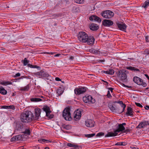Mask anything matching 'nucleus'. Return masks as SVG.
Listing matches in <instances>:
<instances>
[{
	"mask_svg": "<svg viewBox=\"0 0 149 149\" xmlns=\"http://www.w3.org/2000/svg\"><path fill=\"white\" fill-rule=\"evenodd\" d=\"M33 113L29 111H26L25 113H22L20 116V120L21 121L24 123H28L31 121L32 116Z\"/></svg>",
	"mask_w": 149,
	"mask_h": 149,
	"instance_id": "obj_1",
	"label": "nucleus"
},
{
	"mask_svg": "<svg viewBox=\"0 0 149 149\" xmlns=\"http://www.w3.org/2000/svg\"><path fill=\"white\" fill-rule=\"evenodd\" d=\"M88 35L83 31L79 32L77 35V38L79 41L83 43H86L88 38Z\"/></svg>",
	"mask_w": 149,
	"mask_h": 149,
	"instance_id": "obj_2",
	"label": "nucleus"
},
{
	"mask_svg": "<svg viewBox=\"0 0 149 149\" xmlns=\"http://www.w3.org/2000/svg\"><path fill=\"white\" fill-rule=\"evenodd\" d=\"M127 71L124 70L119 71L118 77L122 82H126L127 81Z\"/></svg>",
	"mask_w": 149,
	"mask_h": 149,
	"instance_id": "obj_3",
	"label": "nucleus"
},
{
	"mask_svg": "<svg viewBox=\"0 0 149 149\" xmlns=\"http://www.w3.org/2000/svg\"><path fill=\"white\" fill-rule=\"evenodd\" d=\"M70 108L66 107L63 111L62 113V116L66 120L70 121L72 118L71 117L70 113Z\"/></svg>",
	"mask_w": 149,
	"mask_h": 149,
	"instance_id": "obj_4",
	"label": "nucleus"
},
{
	"mask_svg": "<svg viewBox=\"0 0 149 149\" xmlns=\"http://www.w3.org/2000/svg\"><path fill=\"white\" fill-rule=\"evenodd\" d=\"M114 15V13L109 10L104 11L101 13V15L105 18L110 19L113 17Z\"/></svg>",
	"mask_w": 149,
	"mask_h": 149,
	"instance_id": "obj_5",
	"label": "nucleus"
},
{
	"mask_svg": "<svg viewBox=\"0 0 149 149\" xmlns=\"http://www.w3.org/2000/svg\"><path fill=\"white\" fill-rule=\"evenodd\" d=\"M35 75H38L40 76L39 78H45L47 79H49L50 77V76L45 71L41 70L39 72H35L33 73Z\"/></svg>",
	"mask_w": 149,
	"mask_h": 149,
	"instance_id": "obj_6",
	"label": "nucleus"
},
{
	"mask_svg": "<svg viewBox=\"0 0 149 149\" xmlns=\"http://www.w3.org/2000/svg\"><path fill=\"white\" fill-rule=\"evenodd\" d=\"M83 100L84 102L86 103L93 104L95 102V99L93 98L92 96L90 95L84 97Z\"/></svg>",
	"mask_w": 149,
	"mask_h": 149,
	"instance_id": "obj_7",
	"label": "nucleus"
},
{
	"mask_svg": "<svg viewBox=\"0 0 149 149\" xmlns=\"http://www.w3.org/2000/svg\"><path fill=\"white\" fill-rule=\"evenodd\" d=\"M41 112V109L39 108H36L35 109V116H34L33 114L32 116V119L34 120H38L40 116V113Z\"/></svg>",
	"mask_w": 149,
	"mask_h": 149,
	"instance_id": "obj_8",
	"label": "nucleus"
},
{
	"mask_svg": "<svg viewBox=\"0 0 149 149\" xmlns=\"http://www.w3.org/2000/svg\"><path fill=\"white\" fill-rule=\"evenodd\" d=\"M87 89V88L85 87L79 88H76L74 90V93L76 95H79L84 93L86 91Z\"/></svg>",
	"mask_w": 149,
	"mask_h": 149,
	"instance_id": "obj_9",
	"label": "nucleus"
},
{
	"mask_svg": "<svg viewBox=\"0 0 149 149\" xmlns=\"http://www.w3.org/2000/svg\"><path fill=\"white\" fill-rule=\"evenodd\" d=\"M116 24L118 28L120 30L125 31L127 26L125 24L121 22L117 21L116 22Z\"/></svg>",
	"mask_w": 149,
	"mask_h": 149,
	"instance_id": "obj_10",
	"label": "nucleus"
},
{
	"mask_svg": "<svg viewBox=\"0 0 149 149\" xmlns=\"http://www.w3.org/2000/svg\"><path fill=\"white\" fill-rule=\"evenodd\" d=\"M113 22L111 20L105 19L102 21V24L105 26H110L113 24Z\"/></svg>",
	"mask_w": 149,
	"mask_h": 149,
	"instance_id": "obj_11",
	"label": "nucleus"
},
{
	"mask_svg": "<svg viewBox=\"0 0 149 149\" xmlns=\"http://www.w3.org/2000/svg\"><path fill=\"white\" fill-rule=\"evenodd\" d=\"M86 42L87 44L89 45H92L94 44L95 39L93 36H88V38Z\"/></svg>",
	"mask_w": 149,
	"mask_h": 149,
	"instance_id": "obj_12",
	"label": "nucleus"
},
{
	"mask_svg": "<svg viewBox=\"0 0 149 149\" xmlns=\"http://www.w3.org/2000/svg\"><path fill=\"white\" fill-rule=\"evenodd\" d=\"M89 20L92 21H97L98 22H101V19L96 15H92L89 17Z\"/></svg>",
	"mask_w": 149,
	"mask_h": 149,
	"instance_id": "obj_13",
	"label": "nucleus"
},
{
	"mask_svg": "<svg viewBox=\"0 0 149 149\" xmlns=\"http://www.w3.org/2000/svg\"><path fill=\"white\" fill-rule=\"evenodd\" d=\"M86 125L88 127H93L94 126V122L91 120H88L85 121Z\"/></svg>",
	"mask_w": 149,
	"mask_h": 149,
	"instance_id": "obj_14",
	"label": "nucleus"
},
{
	"mask_svg": "<svg viewBox=\"0 0 149 149\" xmlns=\"http://www.w3.org/2000/svg\"><path fill=\"white\" fill-rule=\"evenodd\" d=\"M133 80L134 82L138 85H140L142 84L141 81H142V79L137 77H134L133 78Z\"/></svg>",
	"mask_w": 149,
	"mask_h": 149,
	"instance_id": "obj_15",
	"label": "nucleus"
},
{
	"mask_svg": "<svg viewBox=\"0 0 149 149\" xmlns=\"http://www.w3.org/2000/svg\"><path fill=\"white\" fill-rule=\"evenodd\" d=\"M23 128V125L22 123L18 122L16 123L15 130H22Z\"/></svg>",
	"mask_w": 149,
	"mask_h": 149,
	"instance_id": "obj_16",
	"label": "nucleus"
},
{
	"mask_svg": "<svg viewBox=\"0 0 149 149\" xmlns=\"http://www.w3.org/2000/svg\"><path fill=\"white\" fill-rule=\"evenodd\" d=\"M134 112L133 111L132 109L130 107H128L127 108V110L126 112V115L127 116H133V113Z\"/></svg>",
	"mask_w": 149,
	"mask_h": 149,
	"instance_id": "obj_17",
	"label": "nucleus"
},
{
	"mask_svg": "<svg viewBox=\"0 0 149 149\" xmlns=\"http://www.w3.org/2000/svg\"><path fill=\"white\" fill-rule=\"evenodd\" d=\"M117 129L115 130L116 132H120L123 131L125 130V127L120 124H118L117 127Z\"/></svg>",
	"mask_w": 149,
	"mask_h": 149,
	"instance_id": "obj_18",
	"label": "nucleus"
},
{
	"mask_svg": "<svg viewBox=\"0 0 149 149\" xmlns=\"http://www.w3.org/2000/svg\"><path fill=\"white\" fill-rule=\"evenodd\" d=\"M118 133L116 132L115 130L114 131V132H108L107 134L105 135V137H109L116 136L118 135Z\"/></svg>",
	"mask_w": 149,
	"mask_h": 149,
	"instance_id": "obj_19",
	"label": "nucleus"
},
{
	"mask_svg": "<svg viewBox=\"0 0 149 149\" xmlns=\"http://www.w3.org/2000/svg\"><path fill=\"white\" fill-rule=\"evenodd\" d=\"M90 29L93 31H96L99 29L98 26L95 24H93L90 26Z\"/></svg>",
	"mask_w": 149,
	"mask_h": 149,
	"instance_id": "obj_20",
	"label": "nucleus"
},
{
	"mask_svg": "<svg viewBox=\"0 0 149 149\" xmlns=\"http://www.w3.org/2000/svg\"><path fill=\"white\" fill-rule=\"evenodd\" d=\"M102 72L105 74L112 75L114 73V70L112 69H110L107 71H102Z\"/></svg>",
	"mask_w": 149,
	"mask_h": 149,
	"instance_id": "obj_21",
	"label": "nucleus"
},
{
	"mask_svg": "<svg viewBox=\"0 0 149 149\" xmlns=\"http://www.w3.org/2000/svg\"><path fill=\"white\" fill-rule=\"evenodd\" d=\"M81 116V113L80 111L77 112L75 114L74 116V118L75 119H79Z\"/></svg>",
	"mask_w": 149,
	"mask_h": 149,
	"instance_id": "obj_22",
	"label": "nucleus"
},
{
	"mask_svg": "<svg viewBox=\"0 0 149 149\" xmlns=\"http://www.w3.org/2000/svg\"><path fill=\"white\" fill-rule=\"evenodd\" d=\"M0 93L1 94L5 95L7 93V91L2 86L0 87Z\"/></svg>",
	"mask_w": 149,
	"mask_h": 149,
	"instance_id": "obj_23",
	"label": "nucleus"
},
{
	"mask_svg": "<svg viewBox=\"0 0 149 149\" xmlns=\"http://www.w3.org/2000/svg\"><path fill=\"white\" fill-rule=\"evenodd\" d=\"M126 68L128 70H130L132 71H139V70L136 68H135L134 67H133L131 66H130L127 67Z\"/></svg>",
	"mask_w": 149,
	"mask_h": 149,
	"instance_id": "obj_24",
	"label": "nucleus"
},
{
	"mask_svg": "<svg viewBox=\"0 0 149 149\" xmlns=\"http://www.w3.org/2000/svg\"><path fill=\"white\" fill-rule=\"evenodd\" d=\"M32 102H37L42 101V99L40 98H33L30 99Z\"/></svg>",
	"mask_w": 149,
	"mask_h": 149,
	"instance_id": "obj_25",
	"label": "nucleus"
},
{
	"mask_svg": "<svg viewBox=\"0 0 149 149\" xmlns=\"http://www.w3.org/2000/svg\"><path fill=\"white\" fill-rule=\"evenodd\" d=\"M149 6V0L146 1L143 4L142 7H143L146 9L148 6Z\"/></svg>",
	"mask_w": 149,
	"mask_h": 149,
	"instance_id": "obj_26",
	"label": "nucleus"
},
{
	"mask_svg": "<svg viewBox=\"0 0 149 149\" xmlns=\"http://www.w3.org/2000/svg\"><path fill=\"white\" fill-rule=\"evenodd\" d=\"M0 84L3 85L7 86L8 85L12 84V82L9 81H3L0 82Z\"/></svg>",
	"mask_w": 149,
	"mask_h": 149,
	"instance_id": "obj_27",
	"label": "nucleus"
},
{
	"mask_svg": "<svg viewBox=\"0 0 149 149\" xmlns=\"http://www.w3.org/2000/svg\"><path fill=\"white\" fill-rule=\"evenodd\" d=\"M29 84H28L24 88H21L20 90L22 92L27 91L29 90Z\"/></svg>",
	"mask_w": 149,
	"mask_h": 149,
	"instance_id": "obj_28",
	"label": "nucleus"
},
{
	"mask_svg": "<svg viewBox=\"0 0 149 149\" xmlns=\"http://www.w3.org/2000/svg\"><path fill=\"white\" fill-rule=\"evenodd\" d=\"M38 141L40 143H49V142H51L48 140L45 139H40L38 140Z\"/></svg>",
	"mask_w": 149,
	"mask_h": 149,
	"instance_id": "obj_29",
	"label": "nucleus"
},
{
	"mask_svg": "<svg viewBox=\"0 0 149 149\" xmlns=\"http://www.w3.org/2000/svg\"><path fill=\"white\" fill-rule=\"evenodd\" d=\"M57 94L58 95H61L63 93L62 91V88L59 87L56 91Z\"/></svg>",
	"mask_w": 149,
	"mask_h": 149,
	"instance_id": "obj_30",
	"label": "nucleus"
},
{
	"mask_svg": "<svg viewBox=\"0 0 149 149\" xmlns=\"http://www.w3.org/2000/svg\"><path fill=\"white\" fill-rule=\"evenodd\" d=\"M121 106L123 108V109L122 111H118V113L119 114L121 113L124 111L125 108L126 107V105L125 104L123 103L122 104H121Z\"/></svg>",
	"mask_w": 149,
	"mask_h": 149,
	"instance_id": "obj_31",
	"label": "nucleus"
},
{
	"mask_svg": "<svg viewBox=\"0 0 149 149\" xmlns=\"http://www.w3.org/2000/svg\"><path fill=\"white\" fill-rule=\"evenodd\" d=\"M25 134L27 135H30L31 134V131L30 129L29 128L28 129H26L25 131L23 132Z\"/></svg>",
	"mask_w": 149,
	"mask_h": 149,
	"instance_id": "obj_32",
	"label": "nucleus"
},
{
	"mask_svg": "<svg viewBox=\"0 0 149 149\" xmlns=\"http://www.w3.org/2000/svg\"><path fill=\"white\" fill-rule=\"evenodd\" d=\"M109 107L110 109L112 111L115 112H118V111H117V109L115 108L112 105H110Z\"/></svg>",
	"mask_w": 149,
	"mask_h": 149,
	"instance_id": "obj_33",
	"label": "nucleus"
},
{
	"mask_svg": "<svg viewBox=\"0 0 149 149\" xmlns=\"http://www.w3.org/2000/svg\"><path fill=\"white\" fill-rule=\"evenodd\" d=\"M22 62H23L24 65L25 66L27 65H28V63L29 62V61L27 60V58H24V60H22Z\"/></svg>",
	"mask_w": 149,
	"mask_h": 149,
	"instance_id": "obj_34",
	"label": "nucleus"
},
{
	"mask_svg": "<svg viewBox=\"0 0 149 149\" xmlns=\"http://www.w3.org/2000/svg\"><path fill=\"white\" fill-rule=\"evenodd\" d=\"M63 127V128L67 130H69L71 129V126L69 125H64Z\"/></svg>",
	"mask_w": 149,
	"mask_h": 149,
	"instance_id": "obj_35",
	"label": "nucleus"
},
{
	"mask_svg": "<svg viewBox=\"0 0 149 149\" xmlns=\"http://www.w3.org/2000/svg\"><path fill=\"white\" fill-rule=\"evenodd\" d=\"M43 110L45 112H49L50 111L49 108L47 106H44L43 108Z\"/></svg>",
	"mask_w": 149,
	"mask_h": 149,
	"instance_id": "obj_36",
	"label": "nucleus"
},
{
	"mask_svg": "<svg viewBox=\"0 0 149 149\" xmlns=\"http://www.w3.org/2000/svg\"><path fill=\"white\" fill-rule=\"evenodd\" d=\"M15 138L16 139L17 141L20 140L22 139V137L21 135L19 134L15 136Z\"/></svg>",
	"mask_w": 149,
	"mask_h": 149,
	"instance_id": "obj_37",
	"label": "nucleus"
},
{
	"mask_svg": "<svg viewBox=\"0 0 149 149\" xmlns=\"http://www.w3.org/2000/svg\"><path fill=\"white\" fill-rule=\"evenodd\" d=\"M74 1L78 4H83L84 2V0H74Z\"/></svg>",
	"mask_w": 149,
	"mask_h": 149,
	"instance_id": "obj_38",
	"label": "nucleus"
},
{
	"mask_svg": "<svg viewBox=\"0 0 149 149\" xmlns=\"http://www.w3.org/2000/svg\"><path fill=\"white\" fill-rule=\"evenodd\" d=\"M148 121H145V122H141V123L142 124L141 126H143V128L144 127L148 125Z\"/></svg>",
	"mask_w": 149,
	"mask_h": 149,
	"instance_id": "obj_39",
	"label": "nucleus"
},
{
	"mask_svg": "<svg viewBox=\"0 0 149 149\" xmlns=\"http://www.w3.org/2000/svg\"><path fill=\"white\" fill-rule=\"evenodd\" d=\"M104 132H100L97 133L96 135V137H101L104 136Z\"/></svg>",
	"mask_w": 149,
	"mask_h": 149,
	"instance_id": "obj_40",
	"label": "nucleus"
},
{
	"mask_svg": "<svg viewBox=\"0 0 149 149\" xmlns=\"http://www.w3.org/2000/svg\"><path fill=\"white\" fill-rule=\"evenodd\" d=\"M95 135V133H93L90 134H88L85 135V136L86 137H87L88 138H91L93 137Z\"/></svg>",
	"mask_w": 149,
	"mask_h": 149,
	"instance_id": "obj_41",
	"label": "nucleus"
},
{
	"mask_svg": "<svg viewBox=\"0 0 149 149\" xmlns=\"http://www.w3.org/2000/svg\"><path fill=\"white\" fill-rule=\"evenodd\" d=\"M107 97L109 98H111L112 97L111 95L110 91H108L107 93Z\"/></svg>",
	"mask_w": 149,
	"mask_h": 149,
	"instance_id": "obj_42",
	"label": "nucleus"
},
{
	"mask_svg": "<svg viewBox=\"0 0 149 149\" xmlns=\"http://www.w3.org/2000/svg\"><path fill=\"white\" fill-rule=\"evenodd\" d=\"M78 8L77 6H74L73 7V10L75 12H76L78 11Z\"/></svg>",
	"mask_w": 149,
	"mask_h": 149,
	"instance_id": "obj_43",
	"label": "nucleus"
},
{
	"mask_svg": "<svg viewBox=\"0 0 149 149\" xmlns=\"http://www.w3.org/2000/svg\"><path fill=\"white\" fill-rule=\"evenodd\" d=\"M15 109V107L14 105L8 106V109Z\"/></svg>",
	"mask_w": 149,
	"mask_h": 149,
	"instance_id": "obj_44",
	"label": "nucleus"
},
{
	"mask_svg": "<svg viewBox=\"0 0 149 149\" xmlns=\"http://www.w3.org/2000/svg\"><path fill=\"white\" fill-rule=\"evenodd\" d=\"M100 52L98 50H97L95 49L94 52L93 53V54H100Z\"/></svg>",
	"mask_w": 149,
	"mask_h": 149,
	"instance_id": "obj_45",
	"label": "nucleus"
},
{
	"mask_svg": "<svg viewBox=\"0 0 149 149\" xmlns=\"http://www.w3.org/2000/svg\"><path fill=\"white\" fill-rule=\"evenodd\" d=\"M135 104L138 107H140L141 108H142L143 106L140 103H138L137 102H135Z\"/></svg>",
	"mask_w": 149,
	"mask_h": 149,
	"instance_id": "obj_46",
	"label": "nucleus"
},
{
	"mask_svg": "<svg viewBox=\"0 0 149 149\" xmlns=\"http://www.w3.org/2000/svg\"><path fill=\"white\" fill-rule=\"evenodd\" d=\"M32 68H36L38 69H40V67L39 66H38L37 65H33L32 67Z\"/></svg>",
	"mask_w": 149,
	"mask_h": 149,
	"instance_id": "obj_47",
	"label": "nucleus"
},
{
	"mask_svg": "<svg viewBox=\"0 0 149 149\" xmlns=\"http://www.w3.org/2000/svg\"><path fill=\"white\" fill-rule=\"evenodd\" d=\"M141 83L142 84H141L140 85H142L144 87H145L146 86L147 84H146L145 82H143V80H142V81H141Z\"/></svg>",
	"mask_w": 149,
	"mask_h": 149,
	"instance_id": "obj_48",
	"label": "nucleus"
},
{
	"mask_svg": "<svg viewBox=\"0 0 149 149\" xmlns=\"http://www.w3.org/2000/svg\"><path fill=\"white\" fill-rule=\"evenodd\" d=\"M142 124L141 123L140 124L136 127V128H139L141 129L143 128V126H141Z\"/></svg>",
	"mask_w": 149,
	"mask_h": 149,
	"instance_id": "obj_49",
	"label": "nucleus"
},
{
	"mask_svg": "<svg viewBox=\"0 0 149 149\" xmlns=\"http://www.w3.org/2000/svg\"><path fill=\"white\" fill-rule=\"evenodd\" d=\"M131 130L130 129H127L126 130H125L124 131V133H127L128 132H130Z\"/></svg>",
	"mask_w": 149,
	"mask_h": 149,
	"instance_id": "obj_50",
	"label": "nucleus"
},
{
	"mask_svg": "<svg viewBox=\"0 0 149 149\" xmlns=\"http://www.w3.org/2000/svg\"><path fill=\"white\" fill-rule=\"evenodd\" d=\"M10 141L11 142L17 141L16 139V138H15V136H13V137L12 138L10 139Z\"/></svg>",
	"mask_w": 149,
	"mask_h": 149,
	"instance_id": "obj_51",
	"label": "nucleus"
},
{
	"mask_svg": "<svg viewBox=\"0 0 149 149\" xmlns=\"http://www.w3.org/2000/svg\"><path fill=\"white\" fill-rule=\"evenodd\" d=\"M1 109H8V106L3 105L1 106Z\"/></svg>",
	"mask_w": 149,
	"mask_h": 149,
	"instance_id": "obj_52",
	"label": "nucleus"
},
{
	"mask_svg": "<svg viewBox=\"0 0 149 149\" xmlns=\"http://www.w3.org/2000/svg\"><path fill=\"white\" fill-rule=\"evenodd\" d=\"M114 103H118L120 105L123 103V102L121 101H116Z\"/></svg>",
	"mask_w": 149,
	"mask_h": 149,
	"instance_id": "obj_53",
	"label": "nucleus"
},
{
	"mask_svg": "<svg viewBox=\"0 0 149 149\" xmlns=\"http://www.w3.org/2000/svg\"><path fill=\"white\" fill-rule=\"evenodd\" d=\"M105 61V59H99L98 60V62H102V63H103V62H104Z\"/></svg>",
	"mask_w": 149,
	"mask_h": 149,
	"instance_id": "obj_54",
	"label": "nucleus"
},
{
	"mask_svg": "<svg viewBox=\"0 0 149 149\" xmlns=\"http://www.w3.org/2000/svg\"><path fill=\"white\" fill-rule=\"evenodd\" d=\"M51 112V111H49V112H46V116L49 117V116L50 115V113Z\"/></svg>",
	"mask_w": 149,
	"mask_h": 149,
	"instance_id": "obj_55",
	"label": "nucleus"
},
{
	"mask_svg": "<svg viewBox=\"0 0 149 149\" xmlns=\"http://www.w3.org/2000/svg\"><path fill=\"white\" fill-rule=\"evenodd\" d=\"M20 76V74L19 73H18L16 74L15 76V77H19Z\"/></svg>",
	"mask_w": 149,
	"mask_h": 149,
	"instance_id": "obj_56",
	"label": "nucleus"
},
{
	"mask_svg": "<svg viewBox=\"0 0 149 149\" xmlns=\"http://www.w3.org/2000/svg\"><path fill=\"white\" fill-rule=\"evenodd\" d=\"M73 145V144L71 143H68L67 144V146H69L70 147H72V146Z\"/></svg>",
	"mask_w": 149,
	"mask_h": 149,
	"instance_id": "obj_57",
	"label": "nucleus"
},
{
	"mask_svg": "<svg viewBox=\"0 0 149 149\" xmlns=\"http://www.w3.org/2000/svg\"><path fill=\"white\" fill-rule=\"evenodd\" d=\"M95 49H91L89 50L90 52L93 54L94 52Z\"/></svg>",
	"mask_w": 149,
	"mask_h": 149,
	"instance_id": "obj_58",
	"label": "nucleus"
},
{
	"mask_svg": "<svg viewBox=\"0 0 149 149\" xmlns=\"http://www.w3.org/2000/svg\"><path fill=\"white\" fill-rule=\"evenodd\" d=\"M108 89H109V90H110L111 93H112L114 89L113 88L111 87L108 88Z\"/></svg>",
	"mask_w": 149,
	"mask_h": 149,
	"instance_id": "obj_59",
	"label": "nucleus"
},
{
	"mask_svg": "<svg viewBox=\"0 0 149 149\" xmlns=\"http://www.w3.org/2000/svg\"><path fill=\"white\" fill-rule=\"evenodd\" d=\"M54 117V115L53 114H50L48 118L49 119L52 118Z\"/></svg>",
	"mask_w": 149,
	"mask_h": 149,
	"instance_id": "obj_60",
	"label": "nucleus"
},
{
	"mask_svg": "<svg viewBox=\"0 0 149 149\" xmlns=\"http://www.w3.org/2000/svg\"><path fill=\"white\" fill-rule=\"evenodd\" d=\"M145 108L146 110H149V106L148 105H146L145 107Z\"/></svg>",
	"mask_w": 149,
	"mask_h": 149,
	"instance_id": "obj_61",
	"label": "nucleus"
},
{
	"mask_svg": "<svg viewBox=\"0 0 149 149\" xmlns=\"http://www.w3.org/2000/svg\"><path fill=\"white\" fill-rule=\"evenodd\" d=\"M55 80L57 81H60L61 79L58 77H56L55 78Z\"/></svg>",
	"mask_w": 149,
	"mask_h": 149,
	"instance_id": "obj_62",
	"label": "nucleus"
},
{
	"mask_svg": "<svg viewBox=\"0 0 149 149\" xmlns=\"http://www.w3.org/2000/svg\"><path fill=\"white\" fill-rule=\"evenodd\" d=\"M148 36H146L145 37V40L146 42H148L149 40L148 39Z\"/></svg>",
	"mask_w": 149,
	"mask_h": 149,
	"instance_id": "obj_63",
	"label": "nucleus"
},
{
	"mask_svg": "<svg viewBox=\"0 0 149 149\" xmlns=\"http://www.w3.org/2000/svg\"><path fill=\"white\" fill-rule=\"evenodd\" d=\"M131 148L132 149H139V148L137 147H135L134 146H132L131 147Z\"/></svg>",
	"mask_w": 149,
	"mask_h": 149,
	"instance_id": "obj_64",
	"label": "nucleus"
}]
</instances>
